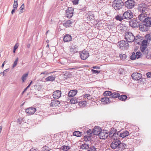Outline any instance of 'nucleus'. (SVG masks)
<instances>
[{
    "label": "nucleus",
    "instance_id": "obj_1",
    "mask_svg": "<svg viewBox=\"0 0 151 151\" xmlns=\"http://www.w3.org/2000/svg\"><path fill=\"white\" fill-rule=\"evenodd\" d=\"M137 9L140 13H148L150 10L149 6L145 3H141L138 6Z\"/></svg>",
    "mask_w": 151,
    "mask_h": 151
},
{
    "label": "nucleus",
    "instance_id": "obj_52",
    "mask_svg": "<svg viewBox=\"0 0 151 151\" xmlns=\"http://www.w3.org/2000/svg\"><path fill=\"white\" fill-rule=\"evenodd\" d=\"M119 56L121 59H125L126 58V55L125 54L120 55Z\"/></svg>",
    "mask_w": 151,
    "mask_h": 151
},
{
    "label": "nucleus",
    "instance_id": "obj_36",
    "mask_svg": "<svg viewBox=\"0 0 151 151\" xmlns=\"http://www.w3.org/2000/svg\"><path fill=\"white\" fill-rule=\"evenodd\" d=\"M28 76V73H27L23 75L22 78V82L24 83L25 82V81L27 77Z\"/></svg>",
    "mask_w": 151,
    "mask_h": 151
},
{
    "label": "nucleus",
    "instance_id": "obj_60",
    "mask_svg": "<svg viewBox=\"0 0 151 151\" xmlns=\"http://www.w3.org/2000/svg\"><path fill=\"white\" fill-rule=\"evenodd\" d=\"M81 148L82 149H85V145L82 144L81 146Z\"/></svg>",
    "mask_w": 151,
    "mask_h": 151
},
{
    "label": "nucleus",
    "instance_id": "obj_23",
    "mask_svg": "<svg viewBox=\"0 0 151 151\" xmlns=\"http://www.w3.org/2000/svg\"><path fill=\"white\" fill-rule=\"evenodd\" d=\"M143 23L148 27H151V17H147Z\"/></svg>",
    "mask_w": 151,
    "mask_h": 151
},
{
    "label": "nucleus",
    "instance_id": "obj_57",
    "mask_svg": "<svg viewBox=\"0 0 151 151\" xmlns=\"http://www.w3.org/2000/svg\"><path fill=\"white\" fill-rule=\"evenodd\" d=\"M17 9H15L13 8V9L11 12V13L12 14H13L15 12L16 10Z\"/></svg>",
    "mask_w": 151,
    "mask_h": 151
},
{
    "label": "nucleus",
    "instance_id": "obj_51",
    "mask_svg": "<svg viewBox=\"0 0 151 151\" xmlns=\"http://www.w3.org/2000/svg\"><path fill=\"white\" fill-rule=\"evenodd\" d=\"M91 71L93 73L98 74L100 72V71H99L97 70L93 69H91Z\"/></svg>",
    "mask_w": 151,
    "mask_h": 151
},
{
    "label": "nucleus",
    "instance_id": "obj_40",
    "mask_svg": "<svg viewBox=\"0 0 151 151\" xmlns=\"http://www.w3.org/2000/svg\"><path fill=\"white\" fill-rule=\"evenodd\" d=\"M85 51H83L80 53V57L83 60L85 59Z\"/></svg>",
    "mask_w": 151,
    "mask_h": 151
},
{
    "label": "nucleus",
    "instance_id": "obj_47",
    "mask_svg": "<svg viewBox=\"0 0 151 151\" xmlns=\"http://www.w3.org/2000/svg\"><path fill=\"white\" fill-rule=\"evenodd\" d=\"M80 0H71V1L73 5H76L78 4Z\"/></svg>",
    "mask_w": 151,
    "mask_h": 151
},
{
    "label": "nucleus",
    "instance_id": "obj_16",
    "mask_svg": "<svg viewBox=\"0 0 151 151\" xmlns=\"http://www.w3.org/2000/svg\"><path fill=\"white\" fill-rule=\"evenodd\" d=\"M61 93L60 91L56 90L54 92L52 95L54 99H58L60 97Z\"/></svg>",
    "mask_w": 151,
    "mask_h": 151
},
{
    "label": "nucleus",
    "instance_id": "obj_27",
    "mask_svg": "<svg viewBox=\"0 0 151 151\" xmlns=\"http://www.w3.org/2000/svg\"><path fill=\"white\" fill-rule=\"evenodd\" d=\"M119 93L117 92H113L112 93L111 92V95L110 98H116L118 97L119 96Z\"/></svg>",
    "mask_w": 151,
    "mask_h": 151
},
{
    "label": "nucleus",
    "instance_id": "obj_30",
    "mask_svg": "<svg viewBox=\"0 0 151 151\" xmlns=\"http://www.w3.org/2000/svg\"><path fill=\"white\" fill-rule=\"evenodd\" d=\"M55 78V77L53 76H48L45 79L46 81H54Z\"/></svg>",
    "mask_w": 151,
    "mask_h": 151
},
{
    "label": "nucleus",
    "instance_id": "obj_29",
    "mask_svg": "<svg viewBox=\"0 0 151 151\" xmlns=\"http://www.w3.org/2000/svg\"><path fill=\"white\" fill-rule=\"evenodd\" d=\"M72 22L70 20H68L63 23V25L65 27H67L71 26Z\"/></svg>",
    "mask_w": 151,
    "mask_h": 151
},
{
    "label": "nucleus",
    "instance_id": "obj_13",
    "mask_svg": "<svg viewBox=\"0 0 151 151\" xmlns=\"http://www.w3.org/2000/svg\"><path fill=\"white\" fill-rule=\"evenodd\" d=\"M101 131V128L99 126H96L93 129V134L94 135H99Z\"/></svg>",
    "mask_w": 151,
    "mask_h": 151
},
{
    "label": "nucleus",
    "instance_id": "obj_25",
    "mask_svg": "<svg viewBox=\"0 0 151 151\" xmlns=\"http://www.w3.org/2000/svg\"><path fill=\"white\" fill-rule=\"evenodd\" d=\"M129 132L128 131H126L125 132H120V134H120V137L124 138L129 135Z\"/></svg>",
    "mask_w": 151,
    "mask_h": 151
},
{
    "label": "nucleus",
    "instance_id": "obj_46",
    "mask_svg": "<svg viewBox=\"0 0 151 151\" xmlns=\"http://www.w3.org/2000/svg\"><path fill=\"white\" fill-rule=\"evenodd\" d=\"M70 51L72 52L73 53H75L77 52V50L74 47L70 48Z\"/></svg>",
    "mask_w": 151,
    "mask_h": 151
},
{
    "label": "nucleus",
    "instance_id": "obj_41",
    "mask_svg": "<svg viewBox=\"0 0 151 151\" xmlns=\"http://www.w3.org/2000/svg\"><path fill=\"white\" fill-rule=\"evenodd\" d=\"M136 58V54L134 52H133L131 56H130V59L132 60H134Z\"/></svg>",
    "mask_w": 151,
    "mask_h": 151
},
{
    "label": "nucleus",
    "instance_id": "obj_50",
    "mask_svg": "<svg viewBox=\"0 0 151 151\" xmlns=\"http://www.w3.org/2000/svg\"><path fill=\"white\" fill-rule=\"evenodd\" d=\"M149 41H147V39H146V40H144L142 43V44L141 45H147V43H148Z\"/></svg>",
    "mask_w": 151,
    "mask_h": 151
},
{
    "label": "nucleus",
    "instance_id": "obj_58",
    "mask_svg": "<svg viewBox=\"0 0 151 151\" xmlns=\"http://www.w3.org/2000/svg\"><path fill=\"white\" fill-rule=\"evenodd\" d=\"M88 94H86L85 96H86V97H87V98L88 99H90L91 98V96L90 95H88Z\"/></svg>",
    "mask_w": 151,
    "mask_h": 151
},
{
    "label": "nucleus",
    "instance_id": "obj_39",
    "mask_svg": "<svg viewBox=\"0 0 151 151\" xmlns=\"http://www.w3.org/2000/svg\"><path fill=\"white\" fill-rule=\"evenodd\" d=\"M136 58L137 59H139L142 57V54L140 51H138L136 52Z\"/></svg>",
    "mask_w": 151,
    "mask_h": 151
},
{
    "label": "nucleus",
    "instance_id": "obj_26",
    "mask_svg": "<svg viewBox=\"0 0 151 151\" xmlns=\"http://www.w3.org/2000/svg\"><path fill=\"white\" fill-rule=\"evenodd\" d=\"M88 145L86 144V150H87V151H96V148L94 146H91L90 148Z\"/></svg>",
    "mask_w": 151,
    "mask_h": 151
},
{
    "label": "nucleus",
    "instance_id": "obj_3",
    "mask_svg": "<svg viewBox=\"0 0 151 151\" xmlns=\"http://www.w3.org/2000/svg\"><path fill=\"white\" fill-rule=\"evenodd\" d=\"M124 5L123 2L122 0H114L112 2V6L116 10L120 9Z\"/></svg>",
    "mask_w": 151,
    "mask_h": 151
},
{
    "label": "nucleus",
    "instance_id": "obj_44",
    "mask_svg": "<svg viewBox=\"0 0 151 151\" xmlns=\"http://www.w3.org/2000/svg\"><path fill=\"white\" fill-rule=\"evenodd\" d=\"M115 18L117 20H119L120 21H121L123 19V17L119 15H118Z\"/></svg>",
    "mask_w": 151,
    "mask_h": 151
},
{
    "label": "nucleus",
    "instance_id": "obj_24",
    "mask_svg": "<svg viewBox=\"0 0 151 151\" xmlns=\"http://www.w3.org/2000/svg\"><path fill=\"white\" fill-rule=\"evenodd\" d=\"M72 39L71 36L68 34L65 35L63 38L64 41L65 42H69L71 41Z\"/></svg>",
    "mask_w": 151,
    "mask_h": 151
},
{
    "label": "nucleus",
    "instance_id": "obj_63",
    "mask_svg": "<svg viewBox=\"0 0 151 151\" xmlns=\"http://www.w3.org/2000/svg\"><path fill=\"white\" fill-rule=\"evenodd\" d=\"M5 61H4V62L2 64V68H3L4 66V64H5Z\"/></svg>",
    "mask_w": 151,
    "mask_h": 151
},
{
    "label": "nucleus",
    "instance_id": "obj_10",
    "mask_svg": "<svg viewBox=\"0 0 151 151\" xmlns=\"http://www.w3.org/2000/svg\"><path fill=\"white\" fill-rule=\"evenodd\" d=\"M120 143V141L116 138V140L112 142L110 145V147L113 149H117L119 143Z\"/></svg>",
    "mask_w": 151,
    "mask_h": 151
},
{
    "label": "nucleus",
    "instance_id": "obj_21",
    "mask_svg": "<svg viewBox=\"0 0 151 151\" xmlns=\"http://www.w3.org/2000/svg\"><path fill=\"white\" fill-rule=\"evenodd\" d=\"M127 147L126 145L124 143H122L120 142V143H119L117 149L120 150H124Z\"/></svg>",
    "mask_w": 151,
    "mask_h": 151
},
{
    "label": "nucleus",
    "instance_id": "obj_6",
    "mask_svg": "<svg viewBox=\"0 0 151 151\" xmlns=\"http://www.w3.org/2000/svg\"><path fill=\"white\" fill-rule=\"evenodd\" d=\"M36 111V108L34 107H30L26 109L25 112L27 115L29 116L34 114Z\"/></svg>",
    "mask_w": 151,
    "mask_h": 151
},
{
    "label": "nucleus",
    "instance_id": "obj_38",
    "mask_svg": "<svg viewBox=\"0 0 151 151\" xmlns=\"http://www.w3.org/2000/svg\"><path fill=\"white\" fill-rule=\"evenodd\" d=\"M18 6V0H14V1L13 4V8L17 9Z\"/></svg>",
    "mask_w": 151,
    "mask_h": 151
},
{
    "label": "nucleus",
    "instance_id": "obj_56",
    "mask_svg": "<svg viewBox=\"0 0 151 151\" xmlns=\"http://www.w3.org/2000/svg\"><path fill=\"white\" fill-rule=\"evenodd\" d=\"M84 104V101H81V102H79V104L80 106H83V105Z\"/></svg>",
    "mask_w": 151,
    "mask_h": 151
},
{
    "label": "nucleus",
    "instance_id": "obj_53",
    "mask_svg": "<svg viewBox=\"0 0 151 151\" xmlns=\"http://www.w3.org/2000/svg\"><path fill=\"white\" fill-rule=\"evenodd\" d=\"M8 69H6L3 72V75L4 76H6V73L8 72Z\"/></svg>",
    "mask_w": 151,
    "mask_h": 151
},
{
    "label": "nucleus",
    "instance_id": "obj_14",
    "mask_svg": "<svg viewBox=\"0 0 151 151\" xmlns=\"http://www.w3.org/2000/svg\"><path fill=\"white\" fill-rule=\"evenodd\" d=\"M99 136L100 138L101 139H105L107 138H109L108 137V133L105 131H103V132L101 131Z\"/></svg>",
    "mask_w": 151,
    "mask_h": 151
},
{
    "label": "nucleus",
    "instance_id": "obj_4",
    "mask_svg": "<svg viewBox=\"0 0 151 151\" xmlns=\"http://www.w3.org/2000/svg\"><path fill=\"white\" fill-rule=\"evenodd\" d=\"M135 4V2L132 0H128L125 3V6L128 9H131L133 7Z\"/></svg>",
    "mask_w": 151,
    "mask_h": 151
},
{
    "label": "nucleus",
    "instance_id": "obj_64",
    "mask_svg": "<svg viewBox=\"0 0 151 151\" xmlns=\"http://www.w3.org/2000/svg\"><path fill=\"white\" fill-rule=\"evenodd\" d=\"M30 84H29L28 86L26 88V89H27L29 87V86H30Z\"/></svg>",
    "mask_w": 151,
    "mask_h": 151
},
{
    "label": "nucleus",
    "instance_id": "obj_22",
    "mask_svg": "<svg viewBox=\"0 0 151 151\" xmlns=\"http://www.w3.org/2000/svg\"><path fill=\"white\" fill-rule=\"evenodd\" d=\"M129 25L132 28L138 27L139 24L137 23L136 21L131 20L129 21Z\"/></svg>",
    "mask_w": 151,
    "mask_h": 151
},
{
    "label": "nucleus",
    "instance_id": "obj_8",
    "mask_svg": "<svg viewBox=\"0 0 151 151\" xmlns=\"http://www.w3.org/2000/svg\"><path fill=\"white\" fill-rule=\"evenodd\" d=\"M123 16L125 19H129L133 17V14L131 11H128L125 12L123 14Z\"/></svg>",
    "mask_w": 151,
    "mask_h": 151
},
{
    "label": "nucleus",
    "instance_id": "obj_12",
    "mask_svg": "<svg viewBox=\"0 0 151 151\" xmlns=\"http://www.w3.org/2000/svg\"><path fill=\"white\" fill-rule=\"evenodd\" d=\"M147 47V45H141L140 47L141 51L145 55H147L149 51Z\"/></svg>",
    "mask_w": 151,
    "mask_h": 151
},
{
    "label": "nucleus",
    "instance_id": "obj_33",
    "mask_svg": "<svg viewBox=\"0 0 151 151\" xmlns=\"http://www.w3.org/2000/svg\"><path fill=\"white\" fill-rule=\"evenodd\" d=\"M73 135L77 137H80L82 135V133L78 131H76L73 133Z\"/></svg>",
    "mask_w": 151,
    "mask_h": 151
},
{
    "label": "nucleus",
    "instance_id": "obj_35",
    "mask_svg": "<svg viewBox=\"0 0 151 151\" xmlns=\"http://www.w3.org/2000/svg\"><path fill=\"white\" fill-rule=\"evenodd\" d=\"M119 99L122 101H124L125 99H126L127 97V96L125 95H122L121 96H119L118 97Z\"/></svg>",
    "mask_w": 151,
    "mask_h": 151
},
{
    "label": "nucleus",
    "instance_id": "obj_59",
    "mask_svg": "<svg viewBox=\"0 0 151 151\" xmlns=\"http://www.w3.org/2000/svg\"><path fill=\"white\" fill-rule=\"evenodd\" d=\"M92 68L93 69H100V67H99L97 66H93L92 67Z\"/></svg>",
    "mask_w": 151,
    "mask_h": 151
},
{
    "label": "nucleus",
    "instance_id": "obj_31",
    "mask_svg": "<svg viewBox=\"0 0 151 151\" xmlns=\"http://www.w3.org/2000/svg\"><path fill=\"white\" fill-rule=\"evenodd\" d=\"M120 132L119 131L117 133H116L114 132V134H113V138L114 139V140H116V139H118L117 138H119V137H120Z\"/></svg>",
    "mask_w": 151,
    "mask_h": 151
},
{
    "label": "nucleus",
    "instance_id": "obj_11",
    "mask_svg": "<svg viewBox=\"0 0 151 151\" xmlns=\"http://www.w3.org/2000/svg\"><path fill=\"white\" fill-rule=\"evenodd\" d=\"M131 76L133 79L138 81L141 78L142 75L139 73H134L132 74Z\"/></svg>",
    "mask_w": 151,
    "mask_h": 151
},
{
    "label": "nucleus",
    "instance_id": "obj_43",
    "mask_svg": "<svg viewBox=\"0 0 151 151\" xmlns=\"http://www.w3.org/2000/svg\"><path fill=\"white\" fill-rule=\"evenodd\" d=\"M145 39H147L149 42L151 41V35L149 34L145 36Z\"/></svg>",
    "mask_w": 151,
    "mask_h": 151
},
{
    "label": "nucleus",
    "instance_id": "obj_5",
    "mask_svg": "<svg viewBox=\"0 0 151 151\" xmlns=\"http://www.w3.org/2000/svg\"><path fill=\"white\" fill-rule=\"evenodd\" d=\"M74 9L73 8L69 7L66 10V16L68 18H70L73 14Z\"/></svg>",
    "mask_w": 151,
    "mask_h": 151
},
{
    "label": "nucleus",
    "instance_id": "obj_54",
    "mask_svg": "<svg viewBox=\"0 0 151 151\" xmlns=\"http://www.w3.org/2000/svg\"><path fill=\"white\" fill-rule=\"evenodd\" d=\"M146 75L148 78H151V73L148 72L147 73Z\"/></svg>",
    "mask_w": 151,
    "mask_h": 151
},
{
    "label": "nucleus",
    "instance_id": "obj_28",
    "mask_svg": "<svg viewBox=\"0 0 151 151\" xmlns=\"http://www.w3.org/2000/svg\"><path fill=\"white\" fill-rule=\"evenodd\" d=\"M86 17H87V18L89 19H93L94 18V16L93 14L89 12L88 13L86 14Z\"/></svg>",
    "mask_w": 151,
    "mask_h": 151
},
{
    "label": "nucleus",
    "instance_id": "obj_18",
    "mask_svg": "<svg viewBox=\"0 0 151 151\" xmlns=\"http://www.w3.org/2000/svg\"><path fill=\"white\" fill-rule=\"evenodd\" d=\"M101 101L103 103V104H109L111 102L110 99L108 97H104L101 99Z\"/></svg>",
    "mask_w": 151,
    "mask_h": 151
},
{
    "label": "nucleus",
    "instance_id": "obj_45",
    "mask_svg": "<svg viewBox=\"0 0 151 151\" xmlns=\"http://www.w3.org/2000/svg\"><path fill=\"white\" fill-rule=\"evenodd\" d=\"M19 46V45L18 43H17L15 44L14 47L13 51L14 53L15 52L16 50L18 48Z\"/></svg>",
    "mask_w": 151,
    "mask_h": 151
},
{
    "label": "nucleus",
    "instance_id": "obj_37",
    "mask_svg": "<svg viewBox=\"0 0 151 151\" xmlns=\"http://www.w3.org/2000/svg\"><path fill=\"white\" fill-rule=\"evenodd\" d=\"M111 92L110 91H106L104 92L103 95L105 96H109L110 97L111 95Z\"/></svg>",
    "mask_w": 151,
    "mask_h": 151
},
{
    "label": "nucleus",
    "instance_id": "obj_49",
    "mask_svg": "<svg viewBox=\"0 0 151 151\" xmlns=\"http://www.w3.org/2000/svg\"><path fill=\"white\" fill-rule=\"evenodd\" d=\"M18 58H17L14 61V63L13 64V68H14V67H15L17 64V62H18Z\"/></svg>",
    "mask_w": 151,
    "mask_h": 151
},
{
    "label": "nucleus",
    "instance_id": "obj_19",
    "mask_svg": "<svg viewBox=\"0 0 151 151\" xmlns=\"http://www.w3.org/2000/svg\"><path fill=\"white\" fill-rule=\"evenodd\" d=\"M87 134L86 135V141H89L91 140V137L92 131L91 129H89L86 132Z\"/></svg>",
    "mask_w": 151,
    "mask_h": 151
},
{
    "label": "nucleus",
    "instance_id": "obj_9",
    "mask_svg": "<svg viewBox=\"0 0 151 151\" xmlns=\"http://www.w3.org/2000/svg\"><path fill=\"white\" fill-rule=\"evenodd\" d=\"M120 48L127 49L129 46V44L128 42L124 40L121 41L118 43Z\"/></svg>",
    "mask_w": 151,
    "mask_h": 151
},
{
    "label": "nucleus",
    "instance_id": "obj_61",
    "mask_svg": "<svg viewBox=\"0 0 151 151\" xmlns=\"http://www.w3.org/2000/svg\"><path fill=\"white\" fill-rule=\"evenodd\" d=\"M2 129V126H0V134L1 133Z\"/></svg>",
    "mask_w": 151,
    "mask_h": 151
},
{
    "label": "nucleus",
    "instance_id": "obj_48",
    "mask_svg": "<svg viewBox=\"0 0 151 151\" xmlns=\"http://www.w3.org/2000/svg\"><path fill=\"white\" fill-rule=\"evenodd\" d=\"M114 131H111L109 132V134H108V137H112L113 135V134H114Z\"/></svg>",
    "mask_w": 151,
    "mask_h": 151
},
{
    "label": "nucleus",
    "instance_id": "obj_55",
    "mask_svg": "<svg viewBox=\"0 0 151 151\" xmlns=\"http://www.w3.org/2000/svg\"><path fill=\"white\" fill-rule=\"evenodd\" d=\"M85 53H86V58H88V56H89V53L88 51H86Z\"/></svg>",
    "mask_w": 151,
    "mask_h": 151
},
{
    "label": "nucleus",
    "instance_id": "obj_32",
    "mask_svg": "<svg viewBox=\"0 0 151 151\" xmlns=\"http://www.w3.org/2000/svg\"><path fill=\"white\" fill-rule=\"evenodd\" d=\"M78 102V101L77 99L74 98H72L70 101V103L71 104H75Z\"/></svg>",
    "mask_w": 151,
    "mask_h": 151
},
{
    "label": "nucleus",
    "instance_id": "obj_7",
    "mask_svg": "<svg viewBox=\"0 0 151 151\" xmlns=\"http://www.w3.org/2000/svg\"><path fill=\"white\" fill-rule=\"evenodd\" d=\"M147 13H141V14L139 15L138 17L137 18V22H139L138 21L139 20L141 22H142L143 23L145 20L146 17H147Z\"/></svg>",
    "mask_w": 151,
    "mask_h": 151
},
{
    "label": "nucleus",
    "instance_id": "obj_62",
    "mask_svg": "<svg viewBox=\"0 0 151 151\" xmlns=\"http://www.w3.org/2000/svg\"><path fill=\"white\" fill-rule=\"evenodd\" d=\"M36 150L35 149H34L32 148L31 150H30L29 151H36Z\"/></svg>",
    "mask_w": 151,
    "mask_h": 151
},
{
    "label": "nucleus",
    "instance_id": "obj_20",
    "mask_svg": "<svg viewBox=\"0 0 151 151\" xmlns=\"http://www.w3.org/2000/svg\"><path fill=\"white\" fill-rule=\"evenodd\" d=\"M78 92L76 90H72L69 91L68 93V96L70 97H73L76 95Z\"/></svg>",
    "mask_w": 151,
    "mask_h": 151
},
{
    "label": "nucleus",
    "instance_id": "obj_42",
    "mask_svg": "<svg viewBox=\"0 0 151 151\" xmlns=\"http://www.w3.org/2000/svg\"><path fill=\"white\" fill-rule=\"evenodd\" d=\"M24 7H25V6H24V3H23L22 5L20 6V9H19L21 13H22L24 11H23V10L24 9Z\"/></svg>",
    "mask_w": 151,
    "mask_h": 151
},
{
    "label": "nucleus",
    "instance_id": "obj_2",
    "mask_svg": "<svg viewBox=\"0 0 151 151\" xmlns=\"http://www.w3.org/2000/svg\"><path fill=\"white\" fill-rule=\"evenodd\" d=\"M139 38L138 36H135L131 32H127L125 33V39L126 41L129 42H132L134 40L136 41Z\"/></svg>",
    "mask_w": 151,
    "mask_h": 151
},
{
    "label": "nucleus",
    "instance_id": "obj_34",
    "mask_svg": "<svg viewBox=\"0 0 151 151\" xmlns=\"http://www.w3.org/2000/svg\"><path fill=\"white\" fill-rule=\"evenodd\" d=\"M70 148V146L64 145L61 147V149L63 151H67Z\"/></svg>",
    "mask_w": 151,
    "mask_h": 151
},
{
    "label": "nucleus",
    "instance_id": "obj_17",
    "mask_svg": "<svg viewBox=\"0 0 151 151\" xmlns=\"http://www.w3.org/2000/svg\"><path fill=\"white\" fill-rule=\"evenodd\" d=\"M139 25V29L141 31H146L147 30V27H148L145 24L142 23Z\"/></svg>",
    "mask_w": 151,
    "mask_h": 151
},
{
    "label": "nucleus",
    "instance_id": "obj_15",
    "mask_svg": "<svg viewBox=\"0 0 151 151\" xmlns=\"http://www.w3.org/2000/svg\"><path fill=\"white\" fill-rule=\"evenodd\" d=\"M60 102L57 100H52L50 105V106L52 107L55 108L60 104Z\"/></svg>",
    "mask_w": 151,
    "mask_h": 151
}]
</instances>
